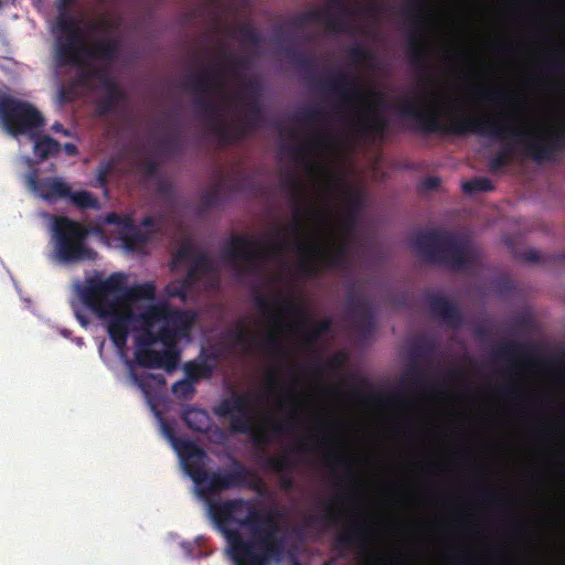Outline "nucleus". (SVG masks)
<instances>
[{"instance_id":"29","label":"nucleus","mask_w":565,"mask_h":565,"mask_svg":"<svg viewBox=\"0 0 565 565\" xmlns=\"http://www.w3.org/2000/svg\"><path fill=\"white\" fill-rule=\"evenodd\" d=\"M182 146L180 134L170 132L154 141V154L157 157L171 158L182 151Z\"/></svg>"},{"instance_id":"34","label":"nucleus","mask_w":565,"mask_h":565,"mask_svg":"<svg viewBox=\"0 0 565 565\" xmlns=\"http://www.w3.org/2000/svg\"><path fill=\"white\" fill-rule=\"evenodd\" d=\"M185 376L192 382H199L202 379H210L214 372L213 363L202 361L200 358L189 361L183 366Z\"/></svg>"},{"instance_id":"5","label":"nucleus","mask_w":565,"mask_h":565,"mask_svg":"<svg viewBox=\"0 0 565 565\" xmlns=\"http://www.w3.org/2000/svg\"><path fill=\"white\" fill-rule=\"evenodd\" d=\"M413 249L426 262L463 270L477 265L480 252L467 235L450 231H419L412 238Z\"/></svg>"},{"instance_id":"22","label":"nucleus","mask_w":565,"mask_h":565,"mask_svg":"<svg viewBox=\"0 0 565 565\" xmlns=\"http://www.w3.org/2000/svg\"><path fill=\"white\" fill-rule=\"evenodd\" d=\"M428 303L430 312L439 318L445 324L454 329L462 327V313L449 299L440 295H430L428 297Z\"/></svg>"},{"instance_id":"24","label":"nucleus","mask_w":565,"mask_h":565,"mask_svg":"<svg viewBox=\"0 0 565 565\" xmlns=\"http://www.w3.org/2000/svg\"><path fill=\"white\" fill-rule=\"evenodd\" d=\"M284 186L290 193L294 206V224L289 230L292 234L299 236L302 233L303 186L294 174L285 179Z\"/></svg>"},{"instance_id":"60","label":"nucleus","mask_w":565,"mask_h":565,"mask_svg":"<svg viewBox=\"0 0 565 565\" xmlns=\"http://www.w3.org/2000/svg\"><path fill=\"white\" fill-rule=\"evenodd\" d=\"M323 10H329L332 14L340 17L347 23L342 15L348 14L350 8L344 3V0H329L327 8Z\"/></svg>"},{"instance_id":"18","label":"nucleus","mask_w":565,"mask_h":565,"mask_svg":"<svg viewBox=\"0 0 565 565\" xmlns=\"http://www.w3.org/2000/svg\"><path fill=\"white\" fill-rule=\"evenodd\" d=\"M310 23H322L330 33H347L349 31L348 23L340 17L332 14L329 10L313 8L309 11L292 17L288 24L296 29L302 30Z\"/></svg>"},{"instance_id":"1","label":"nucleus","mask_w":565,"mask_h":565,"mask_svg":"<svg viewBox=\"0 0 565 565\" xmlns=\"http://www.w3.org/2000/svg\"><path fill=\"white\" fill-rule=\"evenodd\" d=\"M166 436L182 459L183 467L205 502L207 515L226 541L230 558L235 565H273L284 559L286 539L278 535L271 511L259 509L253 500L213 499L222 491L253 487L255 473L233 458L231 466L209 472L205 451L192 440L179 438L173 428L163 427Z\"/></svg>"},{"instance_id":"53","label":"nucleus","mask_w":565,"mask_h":565,"mask_svg":"<svg viewBox=\"0 0 565 565\" xmlns=\"http://www.w3.org/2000/svg\"><path fill=\"white\" fill-rule=\"evenodd\" d=\"M199 249L190 241L183 242L174 255V262H192Z\"/></svg>"},{"instance_id":"4","label":"nucleus","mask_w":565,"mask_h":565,"mask_svg":"<svg viewBox=\"0 0 565 565\" xmlns=\"http://www.w3.org/2000/svg\"><path fill=\"white\" fill-rule=\"evenodd\" d=\"M120 281L115 276L106 279L89 278L79 289L83 303L99 319L106 321L107 332L114 345L124 349L127 344L130 324L139 321L129 308H124L115 295Z\"/></svg>"},{"instance_id":"63","label":"nucleus","mask_w":565,"mask_h":565,"mask_svg":"<svg viewBox=\"0 0 565 565\" xmlns=\"http://www.w3.org/2000/svg\"><path fill=\"white\" fill-rule=\"evenodd\" d=\"M199 358L202 361H206L207 363H213L214 369H215L217 363H218V361H220L221 353L216 349H212L210 351H206V350L202 349Z\"/></svg>"},{"instance_id":"51","label":"nucleus","mask_w":565,"mask_h":565,"mask_svg":"<svg viewBox=\"0 0 565 565\" xmlns=\"http://www.w3.org/2000/svg\"><path fill=\"white\" fill-rule=\"evenodd\" d=\"M266 466L274 472L284 473L291 468V462L289 458L284 455L277 457H267Z\"/></svg>"},{"instance_id":"48","label":"nucleus","mask_w":565,"mask_h":565,"mask_svg":"<svg viewBox=\"0 0 565 565\" xmlns=\"http://www.w3.org/2000/svg\"><path fill=\"white\" fill-rule=\"evenodd\" d=\"M76 3V0H56L55 8L58 12L54 25H60L61 19L67 23H77L76 18L71 13L70 8Z\"/></svg>"},{"instance_id":"11","label":"nucleus","mask_w":565,"mask_h":565,"mask_svg":"<svg viewBox=\"0 0 565 565\" xmlns=\"http://www.w3.org/2000/svg\"><path fill=\"white\" fill-rule=\"evenodd\" d=\"M245 103V115L242 122L233 128L215 125V136L223 145L234 143L257 129L264 121L263 108L258 99V87L253 82L243 85V92L234 96Z\"/></svg>"},{"instance_id":"31","label":"nucleus","mask_w":565,"mask_h":565,"mask_svg":"<svg viewBox=\"0 0 565 565\" xmlns=\"http://www.w3.org/2000/svg\"><path fill=\"white\" fill-rule=\"evenodd\" d=\"M185 425L195 431H205L209 428L210 417L205 409L188 406L182 411Z\"/></svg>"},{"instance_id":"27","label":"nucleus","mask_w":565,"mask_h":565,"mask_svg":"<svg viewBox=\"0 0 565 565\" xmlns=\"http://www.w3.org/2000/svg\"><path fill=\"white\" fill-rule=\"evenodd\" d=\"M104 92V96L96 105L97 115L100 117L109 115L118 104L124 103L127 99V95L120 86H115L105 89Z\"/></svg>"},{"instance_id":"64","label":"nucleus","mask_w":565,"mask_h":565,"mask_svg":"<svg viewBox=\"0 0 565 565\" xmlns=\"http://www.w3.org/2000/svg\"><path fill=\"white\" fill-rule=\"evenodd\" d=\"M157 192L164 198H171L174 194V189L171 182L160 179L157 184Z\"/></svg>"},{"instance_id":"32","label":"nucleus","mask_w":565,"mask_h":565,"mask_svg":"<svg viewBox=\"0 0 565 565\" xmlns=\"http://www.w3.org/2000/svg\"><path fill=\"white\" fill-rule=\"evenodd\" d=\"M326 461L331 467L342 468L344 476L351 486H358L359 479L353 470V462L351 457L341 451L330 452L326 456Z\"/></svg>"},{"instance_id":"37","label":"nucleus","mask_w":565,"mask_h":565,"mask_svg":"<svg viewBox=\"0 0 565 565\" xmlns=\"http://www.w3.org/2000/svg\"><path fill=\"white\" fill-rule=\"evenodd\" d=\"M70 202L81 210H99L100 203L98 198L86 190L72 191L67 195Z\"/></svg>"},{"instance_id":"21","label":"nucleus","mask_w":565,"mask_h":565,"mask_svg":"<svg viewBox=\"0 0 565 565\" xmlns=\"http://www.w3.org/2000/svg\"><path fill=\"white\" fill-rule=\"evenodd\" d=\"M370 529L364 524L354 521L348 529L341 532L334 541V550L344 555L353 547L364 551L369 542Z\"/></svg>"},{"instance_id":"58","label":"nucleus","mask_w":565,"mask_h":565,"mask_svg":"<svg viewBox=\"0 0 565 565\" xmlns=\"http://www.w3.org/2000/svg\"><path fill=\"white\" fill-rule=\"evenodd\" d=\"M95 75L96 77H94V79L99 82L100 87L104 90L115 86H119L105 67L97 66Z\"/></svg>"},{"instance_id":"57","label":"nucleus","mask_w":565,"mask_h":565,"mask_svg":"<svg viewBox=\"0 0 565 565\" xmlns=\"http://www.w3.org/2000/svg\"><path fill=\"white\" fill-rule=\"evenodd\" d=\"M88 60H85V65L79 67L81 72L78 73L76 77V82L78 85L82 86H88L92 81H94V77H96V68L97 66H90L87 63Z\"/></svg>"},{"instance_id":"43","label":"nucleus","mask_w":565,"mask_h":565,"mask_svg":"<svg viewBox=\"0 0 565 565\" xmlns=\"http://www.w3.org/2000/svg\"><path fill=\"white\" fill-rule=\"evenodd\" d=\"M494 189L492 181L486 177H477L462 183V191L466 194L489 192Z\"/></svg>"},{"instance_id":"7","label":"nucleus","mask_w":565,"mask_h":565,"mask_svg":"<svg viewBox=\"0 0 565 565\" xmlns=\"http://www.w3.org/2000/svg\"><path fill=\"white\" fill-rule=\"evenodd\" d=\"M287 242L282 231L277 230L267 241L254 239L249 235H233L224 246L223 255L236 271L238 279L256 275L262 270L268 255H280Z\"/></svg>"},{"instance_id":"8","label":"nucleus","mask_w":565,"mask_h":565,"mask_svg":"<svg viewBox=\"0 0 565 565\" xmlns=\"http://www.w3.org/2000/svg\"><path fill=\"white\" fill-rule=\"evenodd\" d=\"M253 397L247 393L232 392L230 397L223 398L215 407L214 413L220 418H230V430L234 434H249L256 448L265 449L271 441L267 428H258L253 416Z\"/></svg>"},{"instance_id":"23","label":"nucleus","mask_w":565,"mask_h":565,"mask_svg":"<svg viewBox=\"0 0 565 565\" xmlns=\"http://www.w3.org/2000/svg\"><path fill=\"white\" fill-rule=\"evenodd\" d=\"M191 263L192 265L186 273L188 279L193 280L199 286L204 278H210L211 288L218 286L220 281L214 263L206 252L199 250Z\"/></svg>"},{"instance_id":"12","label":"nucleus","mask_w":565,"mask_h":565,"mask_svg":"<svg viewBox=\"0 0 565 565\" xmlns=\"http://www.w3.org/2000/svg\"><path fill=\"white\" fill-rule=\"evenodd\" d=\"M296 248L303 256L298 269L308 278L317 277L323 269H341L347 265L349 244L344 241L333 252L316 242H300Z\"/></svg>"},{"instance_id":"6","label":"nucleus","mask_w":565,"mask_h":565,"mask_svg":"<svg viewBox=\"0 0 565 565\" xmlns=\"http://www.w3.org/2000/svg\"><path fill=\"white\" fill-rule=\"evenodd\" d=\"M55 36L54 61L57 66L82 67L85 60H103L106 63L115 61L120 51V41L117 38L105 36L88 46L84 42L82 31L77 23H67L63 19L60 25H54Z\"/></svg>"},{"instance_id":"38","label":"nucleus","mask_w":565,"mask_h":565,"mask_svg":"<svg viewBox=\"0 0 565 565\" xmlns=\"http://www.w3.org/2000/svg\"><path fill=\"white\" fill-rule=\"evenodd\" d=\"M331 327L332 322L329 318L315 322L311 329L303 332V345L307 348L313 347L322 335L331 330Z\"/></svg>"},{"instance_id":"14","label":"nucleus","mask_w":565,"mask_h":565,"mask_svg":"<svg viewBox=\"0 0 565 565\" xmlns=\"http://www.w3.org/2000/svg\"><path fill=\"white\" fill-rule=\"evenodd\" d=\"M327 188L330 191H338L344 198L347 206L343 212L342 230L345 234H351L359 221V215L363 206V195L361 190L350 188L342 177L331 174L327 181Z\"/></svg>"},{"instance_id":"17","label":"nucleus","mask_w":565,"mask_h":565,"mask_svg":"<svg viewBox=\"0 0 565 565\" xmlns=\"http://www.w3.org/2000/svg\"><path fill=\"white\" fill-rule=\"evenodd\" d=\"M24 183L32 193L47 202L66 199L71 194V186L60 178L39 179L36 168H31L24 175Z\"/></svg>"},{"instance_id":"54","label":"nucleus","mask_w":565,"mask_h":565,"mask_svg":"<svg viewBox=\"0 0 565 565\" xmlns=\"http://www.w3.org/2000/svg\"><path fill=\"white\" fill-rule=\"evenodd\" d=\"M134 377L138 386L145 392H147V388L151 386L150 383H153L157 386H162L166 384V379L162 374L147 373L140 377L136 375H134Z\"/></svg>"},{"instance_id":"41","label":"nucleus","mask_w":565,"mask_h":565,"mask_svg":"<svg viewBox=\"0 0 565 565\" xmlns=\"http://www.w3.org/2000/svg\"><path fill=\"white\" fill-rule=\"evenodd\" d=\"M118 160L110 158L102 160L96 169V184L98 188L107 189L109 175L115 171Z\"/></svg>"},{"instance_id":"15","label":"nucleus","mask_w":565,"mask_h":565,"mask_svg":"<svg viewBox=\"0 0 565 565\" xmlns=\"http://www.w3.org/2000/svg\"><path fill=\"white\" fill-rule=\"evenodd\" d=\"M347 315L356 331L370 335L375 328V312L371 301L355 292L354 286L347 291Z\"/></svg>"},{"instance_id":"40","label":"nucleus","mask_w":565,"mask_h":565,"mask_svg":"<svg viewBox=\"0 0 565 565\" xmlns=\"http://www.w3.org/2000/svg\"><path fill=\"white\" fill-rule=\"evenodd\" d=\"M425 381V372L417 364L407 367L401 379V383L408 388H419Z\"/></svg>"},{"instance_id":"10","label":"nucleus","mask_w":565,"mask_h":565,"mask_svg":"<svg viewBox=\"0 0 565 565\" xmlns=\"http://www.w3.org/2000/svg\"><path fill=\"white\" fill-rule=\"evenodd\" d=\"M0 124L10 136L34 139L44 126V118L32 104L3 96L0 98Z\"/></svg>"},{"instance_id":"2","label":"nucleus","mask_w":565,"mask_h":565,"mask_svg":"<svg viewBox=\"0 0 565 565\" xmlns=\"http://www.w3.org/2000/svg\"><path fill=\"white\" fill-rule=\"evenodd\" d=\"M402 118L412 119L411 130L424 135L466 136L477 134L495 140H512L521 146L524 153L535 162L552 161L557 152L565 149V131L550 138L521 128L510 118L457 117L449 124L440 120L439 114L419 107L415 97H405L396 107Z\"/></svg>"},{"instance_id":"50","label":"nucleus","mask_w":565,"mask_h":565,"mask_svg":"<svg viewBox=\"0 0 565 565\" xmlns=\"http://www.w3.org/2000/svg\"><path fill=\"white\" fill-rule=\"evenodd\" d=\"M226 338L232 340L234 347L246 345L250 337L243 324H238L235 329H231L225 334Z\"/></svg>"},{"instance_id":"61","label":"nucleus","mask_w":565,"mask_h":565,"mask_svg":"<svg viewBox=\"0 0 565 565\" xmlns=\"http://www.w3.org/2000/svg\"><path fill=\"white\" fill-rule=\"evenodd\" d=\"M411 4V11L413 14V21L419 23L423 21V8L426 6L428 0H406Z\"/></svg>"},{"instance_id":"3","label":"nucleus","mask_w":565,"mask_h":565,"mask_svg":"<svg viewBox=\"0 0 565 565\" xmlns=\"http://www.w3.org/2000/svg\"><path fill=\"white\" fill-rule=\"evenodd\" d=\"M195 315L191 310L173 308L167 300L152 303L139 313L141 331L137 338L136 361L145 369L178 367V342L188 338Z\"/></svg>"},{"instance_id":"19","label":"nucleus","mask_w":565,"mask_h":565,"mask_svg":"<svg viewBox=\"0 0 565 565\" xmlns=\"http://www.w3.org/2000/svg\"><path fill=\"white\" fill-rule=\"evenodd\" d=\"M408 57L414 71L426 78L428 83L433 82V71L429 61L427 43L423 39L422 29L413 30L408 42Z\"/></svg>"},{"instance_id":"13","label":"nucleus","mask_w":565,"mask_h":565,"mask_svg":"<svg viewBox=\"0 0 565 565\" xmlns=\"http://www.w3.org/2000/svg\"><path fill=\"white\" fill-rule=\"evenodd\" d=\"M218 74L217 67H205L200 74L191 75L183 82V87L193 93L195 107L198 111L212 120L211 130L215 135V125H224L218 119V108L211 98H206L210 93L224 92V85L216 81Z\"/></svg>"},{"instance_id":"52","label":"nucleus","mask_w":565,"mask_h":565,"mask_svg":"<svg viewBox=\"0 0 565 565\" xmlns=\"http://www.w3.org/2000/svg\"><path fill=\"white\" fill-rule=\"evenodd\" d=\"M160 162L156 157H147L143 160H141L139 164V169L149 179L158 178L160 174Z\"/></svg>"},{"instance_id":"44","label":"nucleus","mask_w":565,"mask_h":565,"mask_svg":"<svg viewBox=\"0 0 565 565\" xmlns=\"http://www.w3.org/2000/svg\"><path fill=\"white\" fill-rule=\"evenodd\" d=\"M327 115L318 107H309L298 111L295 120L308 126H313L319 121L327 120Z\"/></svg>"},{"instance_id":"36","label":"nucleus","mask_w":565,"mask_h":565,"mask_svg":"<svg viewBox=\"0 0 565 565\" xmlns=\"http://www.w3.org/2000/svg\"><path fill=\"white\" fill-rule=\"evenodd\" d=\"M40 134L41 131L34 139H31L34 142L33 152L39 159L45 160L58 152L60 143L54 138L50 136L41 137Z\"/></svg>"},{"instance_id":"47","label":"nucleus","mask_w":565,"mask_h":565,"mask_svg":"<svg viewBox=\"0 0 565 565\" xmlns=\"http://www.w3.org/2000/svg\"><path fill=\"white\" fill-rule=\"evenodd\" d=\"M434 351V343L426 339H418L416 340L411 349H409V356L411 359L416 362L420 359L426 358Z\"/></svg>"},{"instance_id":"25","label":"nucleus","mask_w":565,"mask_h":565,"mask_svg":"<svg viewBox=\"0 0 565 565\" xmlns=\"http://www.w3.org/2000/svg\"><path fill=\"white\" fill-rule=\"evenodd\" d=\"M352 127L360 135L374 134L383 137L388 130V120L383 115L371 111L369 116L352 121Z\"/></svg>"},{"instance_id":"35","label":"nucleus","mask_w":565,"mask_h":565,"mask_svg":"<svg viewBox=\"0 0 565 565\" xmlns=\"http://www.w3.org/2000/svg\"><path fill=\"white\" fill-rule=\"evenodd\" d=\"M282 52L287 58L291 60L296 65L306 71L310 75V78H312L316 64L310 54L289 45L285 46Z\"/></svg>"},{"instance_id":"46","label":"nucleus","mask_w":565,"mask_h":565,"mask_svg":"<svg viewBox=\"0 0 565 565\" xmlns=\"http://www.w3.org/2000/svg\"><path fill=\"white\" fill-rule=\"evenodd\" d=\"M194 383L189 377L179 380L172 385V394L179 399H191L195 393Z\"/></svg>"},{"instance_id":"62","label":"nucleus","mask_w":565,"mask_h":565,"mask_svg":"<svg viewBox=\"0 0 565 565\" xmlns=\"http://www.w3.org/2000/svg\"><path fill=\"white\" fill-rule=\"evenodd\" d=\"M113 29V24L107 19H100L99 21L89 24V31L95 33H109Z\"/></svg>"},{"instance_id":"30","label":"nucleus","mask_w":565,"mask_h":565,"mask_svg":"<svg viewBox=\"0 0 565 565\" xmlns=\"http://www.w3.org/2000/svg\"><path fill=\"white\" fill-rule=\"evenodd\" d=\"M275 302L277 305H280L286 313L294 316L298 319V321L295 324L296 330L302 329V327L306 323L312 321V319H311L310 315L308 313V311L306 310V308L300 306L292 298L277 296L275 298Z\"/></svg>"},{"instance_id":"55","label":"nucleus","mask_w":565,"mask_h":565,"mask_svg":"<svg viewBox=\"0 0 565 565\" xmlns=\"http://www.w3.org/2000/svg\"><path fill=\"white\" fill-rule=\"evenodd\" d=\"M132 218L129 216V215H120L118 213H115V212H110V213H107L104 217H103V224H106V225H117V226H120L124 231L131 226V223H132Z\"/></svg>"},{"instance_id":"28","label":"nucleus","mask_w":565,"mask_h":565,"mask_svg":"<svg viewBox=\"0 0 565 565\" xmlns=\"http://www.w3.org/2000/svg\"><path fill=\"white\" fill-rule=\"evenodd\" d=\"M156 233V231L142 232L140 231L134 222L131 226L127 227L121 234V241L126 249L130 252L141 250L150 239V235Z\"/></svg>"},{"instance_id":"39","label":"nucleus","mask_w":565,"mask_h":565,"mask_svg":"<svg viewBox=\"0 0 565 565\" xmlns=\"http://www.w3.org/2000/svg\"><path fill=\"white\" fill-rule=\"evenodd\" d=\"M236 31L239 35V41L243 44L259 45L263 42V35L257 28L250 22L238 24Z\"/></svg>"},{"instance_id":"33","label":"nucleus","mask_w":565,"mask_h":565,"mask_svg":"<svg viewBox=\"0 0 565 565\" xmlns=\"http://www.w3.org/2000/svg\"><path fill=\"white\" fill-rule=\"evenodd\" d=\"M196 287L198 285L193 280L188 279V275L185 274L182 279H174L170 281L164 287V295L167 298H178L185 302L189 294L192 292Z\"/></svg>"},{"instance_id":"26","label":"nucleus","mask_w":565,"mask_h":565,"mask_svg":"<svg viewBox=\"0 0 565 565\" xmlns=\"http://www.w3.org/2000/svg\"><path fill=\"white\" fill-rule=\"evenodd\" d=\"M533 353V349L529 343L507 341L502 343L494 352L499 360H527Z\"/></svg>"},{"instance_id":"16","label":"nucleus","mask_w":565,"mask_h":565,"mask_svg":"<svg viewBox=\"0 0 565 565\" xmlns=\"http://www.w3.org/2000/svg\"><path fill=\"white\" fill-rule=\"evenodd\" d=\"M319 88L331 96L340 98V105L347 106L365 97L359 81L345 72H339L319 83Z\"/></svg>"},{"instance_id":"59","label":"nucleus","mask_w":565,"mask_h":565,"mask_svg":"<svg viewBox=\"0 0 565 565\" xmlns=\"http://www.w3.org/2000/svg\"><path fill=\"white\" fill-rule=\"evenodd\" d=\"M296 422V414L291 413L285 422H274L273 431L275 435L280 436L294 430Z\"/></svg>"},{"instance_id":"49","label":"nucleus","mask_w":565,"mask_h":565,"mask_svg":"<svg viewBox=\"0 0 565 565\" xmlns=\"http://www.w3.org/2000/svg\"><path fill=\"white\" fill-rule=\"evenodd\" d=\"M348 55L355 64L370 62L375 58L374 53L370 49L364 47L361 44H355L352 47H350L348 50Z\"/></svg>"},{"instance_id":"45","label":"nucleus","mask_w":565,"mask_h":565,"mask_svg":"<svg viewBox=\"0 0 565 565\" xmlns=\"http://www.w3.org/2000/svg\"><path fill=\"white\" fill-rule=\"evenodd\" d=\"M254 303L259 310H262L264 312V315L267 316V318L269 317V319L276 327L282 328V326H284L282 318L278 315L273 313V307H271V303L267 296H264L262 294H256L254 296Z\"/></svg>"},{"instance_id":"42","label":"nucleus","mask_w":565,"mask_h":565,"mask_svg":"<svg viewBox=\"0 0 565 565\" xmlns=\"http://www.w3.org/2000/svg\"><path fill=\"white\" fill-rule=\"evenodd\" d=\"M260 347L266 352L277 358H282L286 355L285 345L282 344L279 335L274 331H270L266 334V337L260 343Z\"/></svg>"},{"instance_id":"9","label":"nucleus","mask_w":565,"mask_h":565,"mask_svg":"<svg viewBox=\"0 0 565 565\" xmlns=\"http://www.w3.org/2000/svg\"><path fill=\"white\" fill-rule=\"evenodd\" d=\"M51 231L55 242L56 257L61 263L95 259L96 252L86 242L90 234L87 226L68 216L55 215L52 217Z\"/></svg>"},{"instance_id":"56","label":"nucleus","mask_w":565,"mask_h":565,"mask_svg":"<svg viewBox=\"0 0 565 565\" xmlns=\"http://www.w3.org/2000/svg\"><path fill=\"white\" fill-rule=\"evenodd\" d=\"M512 150L505 148L490 159L489 168L492 172L500 170L510 162Z\"/></svg>"},{"instance_id":"20","label":"nucleus","mask_w":565,"mask_h":565,"mask_svg":"<svg viewBox=\"0 0 565 565\" xmlns=\"http://www.w3.org/2000/svg\"><path fill=\"white\" fill-rule=\"evenodd\" d=\"M120 281L119 287L116 289L115 295L119 297V301L125 305L127 302H136L141 300H153L156 298V285L153 281L143 284H136L130 287L125 286L126 275L122 273H113Z\"/></svg>"}]
</instances>
